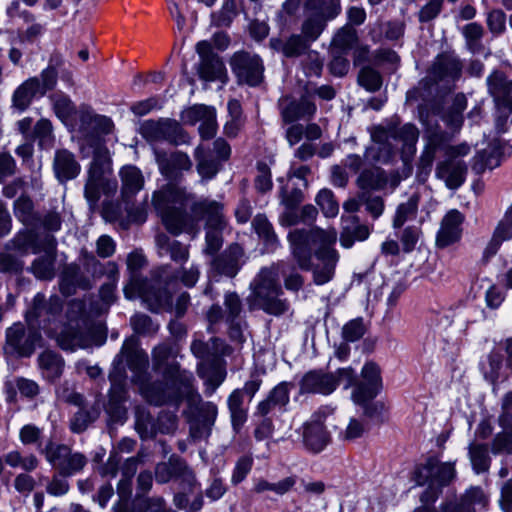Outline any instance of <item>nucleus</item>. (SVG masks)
I'll return each instance as SVG.
<instances>
[{
    "label": "nucleus",
    "mask_w": 512,
    "mask_h": 512,
    "mask_svg": "<svg viewBox=\"0 0 512 512\" xmlns=\"http://www.w3.org/2000/svg\"><path fill=\"white\" fill-rule=\"evenodd\" d=\"M288 239L299 268L313 269L315 284L324 285L333 278L338 262V253L333 248L337 239L335 229H296L289 233Z\"/></svg>",
    "instance_id": "1"
},
{
    "label": "nucleus",
    "mask_w": 512,
    "mask_h": 512,
    "mask_svg": "<svg viewBox=\"0 0 512 512\" xmlns=\"http://www.w3.org/2000/svg\"><path fill=\"white\" fill-rule=\"evenodd\" d=\"M171 354L172 348L168 344H160L154 348L152 356L155 369L165 366L163 381L142 384L141 393L154 405L178 406L183 400L192 405L200 399L193 385V375L189 371L181 370L176 362L167 363Z\"/></svg>",
    "instance_id": "2"
},
{
    "label": "nucleus",
    "mask_w": 512,
    "mask_h": 512,
    "mask_svg": "<svg viewBox=\"0 0 512 512\" xmlns=\"http://www.w3.org/2000/svg\"><path fill=\"white\" fill-rule=\"evenodd\" d=\"M61 309L62 302L58 296H53L46 302L42 294L35 295L33 305L26 313L29 327L26 328L23 323L16 322L6 329L5 353L20 358L30 357L42 340L36 326L40 327L42 323L50 321L59 314Z\"/></svg>",
    "instance_id": "3"
},
{
    "label": "nucleus",
    "mask_w": 512,
    "mask_h": 512,
    "mask_svg": "<svg viewBox=\"0 0 512 512\" xmlns=\"http://www.w3.org/2000/svg\"><path fill=\"white\" fill-rule=\"evenodd\" d=\"M152 203L161 216L164 226L171 234L195 232V219L184 211L189 204V197L180 188L167 185L154 192Z\"/></svg>",
    "instance_id": "4"
},
{
    "label": "nucleus",
    "mask_w": 512,
    "mask_h": 512,
    "mask_svg": "<svg viewBox=\"0 0 512 512\" xmlns=\"http://www.w3.org/2000/svg\"><path fill=\"white\" fill-rule=\"evenodd\" d=\"M146 264L145 256L136 250L127 257V267L132 272L129 283L124 287L127 299L140 298L152 312H158L171 304V297L166 289L160 287L158 281H148L137 274Z\"/></svg>",
    "instance_id": "5"
},
{
    "label": "nucleus",
    "mask_w": 512,
    "mask_h": 512,
    "mask_svg": "<svg viewBox=\"0 0 512 512\" xmlns=\"http://www.w3.org/2000/svg\"><path fill=\"white\" fill-rule=\"evenodd\" d=\"M421 120L426 126V129L423 136L425 146L420 157L419 176L423 175L424 177H427L429 175L438 152H443L447 157L446 160L452 161L470 153L471 147L466 142L458 145H450L455 134L459 131L450 130V132H446L443 131L438 124H430V122L423 117H421Z\"/></svg>",
    "instance_id": "6"
},
{
    "label": "nucleus",
    "mask_w": 512,
    "mask_h": 512,
    "mask_svg": "<svg viewBox=\"0 0 512 512\" xmlns=\"http://www.w3.org/2000/svg\"><path fill=\"white\" fill-rule=\"evenodd\" d=\"M418 137L419 131L417 127L410 123H406L401 127L384 128L377 126L371 132L374 145L367 148L366 157L376 162H387L394 149L389 140L393 139L402 144L403 157L408 158L416 152Z\"/></svg>",
    "instance_id": "7"
},
{
    "label": "nucleus",
    "mask_w": 512,
    "mask_h": 512,
    "mask_svg": "<svg viewBox=\"0 0 512 512\" xmlns=\"http://www.w3.org/2000/svg\"><path fill=\"white\" fill-rule=\"evenodd\" d=\"M250 287L252 291L248 301L251 309H260L274 316H280L288 311L289 302L281 298L283 291L276 268H262Z\"/></svg>",
    "instance_id": "8"
},
{
    "label": "nucleus",
    "mask_w": 512,
    "mask_h": 512,
    "mask_svg": "<svg viewBox=\"0 0 512 512\" xmlns=\"http://www.w3.org/2000/svg\"><path fill=\"white\" fill-rule=\"evenodd\" d=\"M111 161L108 150L100 144L93 147V159L88 170L84 195L91 209L98 205L101 195L112 196L116 193L117 182L111 179Z\"/></svg>",
    "instance_id": "9"
},
{
    "label": "nucleus",
    "mask_w": 512,
    "mask_h": 512,
    "mask_svg": "<svg viewBox=\"0 0 512 512\" xmlns=\"http://www.w3.org/2000/svg\"><path fill=\"white\" fill-rule=\"evenodd\" d=\"M124 362L135 373H141L147 367V354L139 349L138 341L134 337L124 341L119 354L114 358L113 369L109 374L111 399L116 402L124 398L126 380Z\"/></svg>",
    "instance_id": "10"
},
{
    "label": "nucleus",
    "mask_w": 512,
    "mask_h": 512,
    "mask_svg": "<svg viewBox=\"0 0 512 512\" xmlns=\"http://www.w3.org/2000/svg\"><path fill=\"white\" fill-rule=\"evenodd\" d=\"M91 335V320L86 314L84 301H71L67 309V325L57 337L58 345L69 351L84 348L89 344Z\"/></svg>",
    "instance_id": "11"
},
{
    "label": "nucleus",
    "mask_w": 512,
    "mask_h": 512,
    "mask_svg": "<svg viewBox=\"0 0 512 512\" xmlns=\"http://www.w3.org/2000/svg\"><path fill=\"white\" fill-rule=\"evenodd\" d=\"M455 476V469L451 463H441L436 458H429L425 464L417 468L415 480L418 485H428V489L421 496L422 502L435 501L438 487L448 484Z\"/></svg>",
    "instance_id": "12"
},
{
    "label": "nucleus",
    "mask_w": 512,
    "mask_h": 512,
    "mask_svg": "<svg viewBox=\"0 0 512 512\" xmlns=\"http://www.w3.org/2000/svg\"><path fill=\"white\" fill-rule=\"evenodd\" d=\"M15 241L20 249L27 250L28 246L31 245L32 253L44 252L43 255L34 260L31 266L32 273L38 279L50 280L54 277L56 239L53 236H46L41 247L34 243L33 236L29 233L19 235Z\"/></svg>",
    "instance_id": "13"
},
{
    "label": "nucleus",
    "mask_w": 512,
    "mask_h": 512,
    "mask_svg": "<svg viewBox=\"0 0 512 512\" xmlns=\"http://www.w3.org/2000/svg\"><path fill=\"white\" fill-rule=\"evenodd\" d=\"M362 382L359 383L352 392L353 401L364 407V413L372 417L378 407H383L382 403L370 404L382 388L380 368L373 362L366 363L361 371Z\"/></svg>",
    "instance_id": "14"
},
{
    "label": "nucleus",
    "mask_w": 512,
    "mask_h": 512,
    "mask_svg": "<svg viewBox=\"0 0 512 512\" xmlns=\"http://www.w3.org/2000/svg\"><path fill=\"white\" fill-rule=\"evenodd\" d=\"M192 210L196 215L207 217V231H206V247L204 252L206 254H215L222 246L223 216L222 206L212 200H201L192 205Z\"/></svg>",
    "instance_id": "15"
},
{
    "label": "nucleus",
    "mask_w": 512,
    "mask_h": 512,
    "mask_svg": "<svg viewBox=\"0 0 512 512\" xmlns=\"http://www.w3.org/2000/svg\"><path fill=\"white\" fill-rule=\"evenodd\" d=\"M333 411L334 409L329 406L320 407L308 421L303 423L302 442L308 451L319 453L330 443L331 437L324 422Z\"/></svg>",
    "instance_id": "16"
},
{
    "label": "nucleus",
    "mask_w": 512,
    "mask_h": 512,
    "mask_svg": "<svg viewBox=\"0 0 512 512\" xmlns=\"http://www.w3.org/2000/svg\"><path fill=\"white\" fill-rule=\"evenodd\" d=\"M230 65L239 82L250 86H257L262 82L264 65L257 54L236 52L231 58Z\"/></svg>",
    "instance_id": "17"
},
{
    "label": "nucleus",
    "mask_w": 512,
    "mask_h": 512,
    "mask_svg": "<svg viewBox=\"0 0 512 512\" xmlns=\"http://www.w3.org/2000/svg\"><path fill=\"white\" fill-rule=\"evenodd\" d=\"M294 385L283 381L277 384L257 406V413L261 416L276 415L286 411L290 401V391Z\"/></svg>",
    "instance_id": "18"
},
{
    "label": "nucleus",
    "mask_w": 512,
    "mask_h": 512,
    "mask_svg": "<svg viewBox=\"0 0 512 512\" xmlns=\"http://www.w3.org/2000/svg\"><path fill=\"white\" fill-rule=\"evenodd\" d=\"M462 64L454 54H441L433 62L428 71V78L434 83L451 82L461 75Z\"/></svg>",
    "instance_id": "19"
},
{
    "label": "nucleus",
    "mask_w": 512,
    "mask_h": 512,
    "mask_svg": "<svg viewBox=\"0 0 512 512\" xmlns=\"http://www.w3.org/2000/svg\"><path fill=\"white\" fill-rule=\"evenodd\" d=\"M400 183V178L396 174H387L379 167H373L363 170L357 178V186L362 192L371 190H383L390 187L395 189Z\"/></svg>",
    "instance_id": "20"
},
{
    "label": "nucleus",
    "mask_w": 512,
    "mask_h": 512,
    "mask_svg": "<svg viewBox=\"0 0 512 512\" xmlns=\"http://www.w3.org/2000/svg\"><path fill=\"white\" fill-rule=\"evenodd\" d=\"M338 386L334 374L313 370L307 372L300 381V393L329 395Z\"/></svg>",
    "instance_id": "21"
},
{
    "label": "nucleus",
    "mask_w": 512,
    "mask_h": 512,
    "mask_svg": "<svg viewBox=\"0 0 512 512\" xmlns=\"http://www.w3.org/2000/svg\"><path fill=\"white\" fill-rule=\"evenodd\" d=\"M486 82L497 107L512 112V81L507 80L503 73L494 71Z\"/></svg>",
    "instance_id": "22"
},
{
    "label": "nucleus",
    "mask_w": 512,
    "mask_h": 512,
    "mask_svg": "<svg viewBox=\"0 0 512 512\" xmlns=\"http://www.w3.org/2000/svg\"><path fill=\"white\" fill-rule=\"evenodd\" d=\"M155 156L160 172L168 178H175L179 173L192 168L191 159L181 151L170 154L156 151Z\"/></svg>",
    "instance_id": "23"
},
{
    "label": "nucleus",
    "mask_w": 512,
    "mask_h": 512,
    "mask_svg": "<svg viewBox=\"0 0 512 512\" xmlns=\"http://www.w3.org/2000/svg\"><path fill=\"white\" fill-rule=\"evenodd\" d=\"M243 256L242 247L238 244H232L222 254L213 259L211 267L218 274L234 277L240 269Z\"/></svg>",
    "instance_id": "24"
},
{
    "label": "nucleus",
    "mask_w": 512,
    "mask_h": 512,
    "mask_svg": "<svg viewBox=\"0 0 512 512\" xmlns=\"http://www.w3.org/2000/svg\"><path fill=\"white\" fill-rule=\"evenodd\" d=\"M464 216L458 210H450L443 218L437 233L436 242L439 247H446L459 240Z\"/></svg>",
    "instance_id": "25"
},
{
    "label": "nucleus",
    "mask_w": 512,
    "mask_h": 512,
    "mask_svg": "<svg viewBox=\"0 0 512 512\" xmlns=\"http://www.w3.org/2000/svg\"><path fill=\"white\" fill-rule=\"evenodd\" d=\"M121 180V197L124 202H129L144 187V176L139 168L134 165H125L119 171Z\"/></svg>",
    "instance_id": "26"
},
{
    "label": "nucleus",
    "mask_w": 512,
    "mask_h": 512,
    "mask_svg": "<svg viewBox=\"0 0 512 512\" xmlns=\"http://www.w3.org/2000/svg\"><path fill=\"white\" fill-rule=\"evenodd\" d=\"M467 167L462 161L444 160L437 164L436 176L443 180L449 189L459 188L465 181Z\"/></svg>",
    "instance_id": "27"
},
{
    "label": "nucleus",
    "mask_w": 512,
    "mask_h": 512,
    "mask_svg": "<svg viewBox=\"0 0 512 512\" xmlns=\"http://www.w3.org/2000/svg\"><path fill=\"white\" fill-rule=\"evenodd\" d=\"M53 167L57 179L61 182L76 178L81 171L74 154L67 149L56 151Z\"/></svg>",
    "instance_id": "28"
},
{
    "label": "nucleus",
    "mask_w": 512,
    "mask_h": 512,
    "mask_svg": "<svg viewBox=\"0 0 512 512\" xmlns=\"http://www.w3.org/2000/svg\"><path fill=\"white\" fill-rule=\"evenodd\" d=\"M316 111L315 103L302 96L299 100H293L284 106L281 113L285 122H294L299 119H311Z\"/></svg>",
    "instance_id": "29"
},
{
    "label": "nucleus",
    "mask_w": 512,
    "mask_h": 512,
    "mask_svg": "<svg viewBox=\"0 0 512 512\" xmlns=\"http://www.w3.org/2000/svg\"><path fill=\"white\" fill-rule=\"evenodd\" d=\"M41 95V84L38 77H30L24 81L13 93V106L24 111L31 104L36 95Z\"/></svg>",
    "instance_id": "30"
},
{
    "label": "nucleus",
    "mask_w": 512,
    "mask_h": 512,
    "mask_svg": "<svg viewBox=\"0 0 512 512\" xmlns=\"http://www.w3.org/2000/svg\"><path fill=\"white\" fill-rule=\"evenodd\" d=\"M64 360L58 353L45 350L38 356V366L43 377L47 380L59 378L64 369Z\"/></svg>",
    "instance_id": "31"
},
{
    "label": "nucleus",
    "mask_w": 512,
    "mask_h": 512,
    "mask_svg": "<svg viewBox=\"0 0 512 512\" xmlns=\"http://www.w3.org/2000/svg\"><path fill=\"white\" fill-rule=\"evenodd\" d=\"M4 390L6 394V400L8 402H15L17 398V390L24 397L34 398L39 393V386L33 380L17 377L13 380L6 381Z\"/></svg>",
    "instance_id": "32"
},
{
    "label": "nucleus",
    "mask_w": 512,
    "mask_h": 512,
    "mask_svg": "<svg viewBox=\"0 0 512 512\" xmlns=\"http://www.w3.org/2000/svg\"><path fill=\"white\" fill-rule=\"evenodd\" d=\"M156 245L160 255L168 254L175 262H187L189 259L188 246L176 240H171L166 234L161 233L156 236Z\"/></svg>",
    "instance_id": "33"
},
{
    "label": "nucleus",
    "mask_w": 512,
    "mask_h": 512,
    "mask_svg": "<svg viewBox=\"0 0 512 512\" xmlns=\"http://www.w3.org/2000/svg\"><path fill=\"white\" fill-rule=\"evenodd\" d=\"M198 74L202 80L207 82L220 81L225 83L227 81V70L219 57L200 61Z\"/></svg>",
    "instance_id": "34"
},
{
    "label": "nucleus",
    "mask_w": 512,
    "mask_h": 512,
    "mask_svg": "<svg viewBox=\"0 0 512 512\" xmlns=\"http://www.w3.org/2000/svg\"><path fill=\"white\" fill-rule=\"evenodd\" d=\"M191 476V472L186 464L177 459L171 458L168 463H160L156 467L155 478L159 483H166L173 477Z\"/></svg>",
    "instance_id": "35"
},
{
    "label": "nucleus",
    "mask_w": 512,
    "mask_h": 512,
    "mask_svg": "<svg viewBox=\"0 0 512 512\" xmlns=\"http://www.w3.org/2000/svg\"><path fill=\"white\" fill-rule=\"evenodd\" d=\"M503 356L500 351L492 350L480 362V370L484 378L495 384L501 377Z\"/></svg>",
    "instance_id": "36"
},
{
    "label": "nucleus",
    "mask_w": 512,
    "mask_h": 512,
    "mask_svg": "<svg viewBox=\"0 0 512 512\" xmlns=\"http://www.w3.org/2000/svg\"><path fill=\"white\" fill-rule=\"evenodd\" d=\"M225 321L231 325V337L240 338L241 331L238 325H234L235 320L242 311V304L239 296L234 292H227L224 296Z\"/></svg>",
    "instance_id": "37"
},
{
    "label": "nucleus",
    "mask_w": 512,
    "mask_h": 512,
    "mask_svg": "<svg viewBox=\"0 0 512 512\" xmlns=\"http://www.w3.org/2000/svg\"><path fill=\"white\" fill-rule=\"evenodd\" d=\"M467 107V99L463 94H457L449 110L442 116L450 130L459 131L463 125V112Z\"/></svg>",
    "instance_id": "38"
},
{
    "label": "nucleus",
    "mask_w": 512,
    "mask_h": 512,
    "mask_svg": "<svg viewBox=\"0 0 512 512\" xmlns=\"http://www.w3.org/2000/svg\"><path fill=\"white\" fill-rule=\"evenodd\" d=\"M88 288V281L80 275V268L76 264L67 265L62 273L60 288L63 294L69 295L75 287Z\"/></svg>",
    "instance_id": "39"
},
{
    "label": "nucleus",
    "mask_w": 512,
    "mask_h": 512,
    "mask_svg": "<svg viewBox=\"0 0 512 512\" xmlns=\"http://www.w3.org/2000/svg\"><path fill=\"white\" fill-rule=\"evenodd\" d=\"M512 238V222L509 221L505 216L497 225L492 239L488 243L485 251L484 257L488 258L495 255L502 244L503 241L509 240Z\"/></svg>",
    "instance_id": "40"
},
{
    "label": "nucleus",
    "mask_w": 512,
    "mask_h": 512,
    "mask_svg": "<svg viewBox=\"0 0 512 512\" xmlns=\"http://www.w3.org/2000/svg\"><path fill=\"white\" fill-rule=\"evenodd\" d=\"M52 102L57 117L66 126L74 129L73 121L76 116V110L70 98L63 94H56L52 97Z\"/></svg>",
    "instance_id": "41"
},
{
    "label": "nucleus",
    "mask_w": 512,
    "mask_h": 512,
    "mask_svg": "<svg viewBox=\"0 0 512 512\" xmlns=\"http://www.w3.org/2000/svg\"><path fill=\"white\" fill-rule=\"evenodd\" d=\"M228 408L234 429H239L247 419L246 409L243 407V391L235 389L228 397Z\"/></svg>",
    "instance_id": "42"
},
{
    "label": "nucleus",
    "mask_w": 512,
    "mask_h": 512,
    "mask_svg": "<svg viewBox=\"0 0 512 512\" xmlns=\"http://www.w3.org/2000/svg\"><path fill=\"white\" fill-rule=\"evenodd\" d=\"M158 423L151 414L143 408L136 410L135 429L142 439H151L158 433Z\"/></svg>",
    "instance_id": "43"
},
{
    "label": "nucleus",
    "mask_w": 512,
    "mask_h": 512,
    "mask_svg": "<svg viewBox=\"0 0 512 512\" xmlns=\"http://www.w3.org/2000/svg\"><path fill=\"white\" fill-rule=\"evenodd\" d=\"M198 375L205 381L207 395H212L224 380V375L220 368L216 366H206L204 363L198 365Z\"/></svg>",
    "instance_id": "44"
},
{
    "label": "nucleus",
    "mask_w": 512,
    "mask_h": 512,
    "mask_svg": "<svg viewBox=\"0 0 512 512\" xmlns=\"http://www.w3.org/2000/svg\"><path fill=\"white\" fill-rule=\"evenodd\" d=\"M419 204V195L413 194L405 203H401L396 210L393 227L400 228L404 223L416 216Z\"/></svg>",
    "instance_id": "45"
},
{
    "label": "nucleus",
    "mask_w": 512,
    "mask_h": 512,
    "mask_svg": "<svg viewBox=\"0 0 512 512\" xmlns=\"http://www.w3.org/2000/svg\"><path fill=\"white\" fill-rule=\"evenodd\" d=\"M98 415L99 411L95 407L80 408L70 419L71 431L74 433L84 432L98 418Z\"/></svg>",
    "instance_id": "46"
},
{
    "label": "nucleus",
    "mask_w": 512,
    "mask_h": 512,
    "mask_svg": "<svg viewBox=\"0 0 512 512\" xmlns=\"http://www.w3.org/2000/svg\"><path fill=\"white\" fill-rule=\"evenodd\" d=\"M195 158L197 160V171L202 178L211 179L217 174L220 162L205 155L201 146L196 148Z\"/></svg>",
    "instance_id": "47"
},
{
    "label": "nucleus",
    "mask_w": 512,
    "mask_h": 512,
    "mask_svg": "<svg viewBox=\"0 0 512 512\" xmlns=\"http://www.w3.org/2000/svg\"><path fill=\"white\" fill-rule=\"evenodd\" d=\"M469 456L476 473H482L489 469L491 459L486 445L472 443L469 447Z\"/></svg>",
    "instance_id": "48"
},
{
    "label": "nucleus",
    "mask_w": 512,
    "mask_h": 512,
    "mask_svg": "<svg viewBox=\"0 0 512 512\" xmlns=\"http://www.w3.org/2000/svg\"><path fill=\"white\" fill-rule=\"evenodd\" d=\"M188 134L182 129L180 124L171 119H164L163 141H168L175 145L189 143Z\"/></svg>",
    "instance_id": "49"
},
{
    "label": "nucleus",
    "mask_w": 512,
    "mask_h": 512,
    "mask_svg": "<svg viewBox=\"0 0 512 512\" xmlns=\"http://www.w3.org/2000/svg\"><path fill=\"white\" fill-rule=\"evenodd\" d=\"M356 42V31L350 26H344L338 30L333 38V50L347 53Z\"/></svg>",
    "instance_id": "50"
},
{
    "label": "nucleus",
    "mask_w": 512,
    "mask_h": 512,
    "mask_svg": "<svg viewBox=\"0 0 512 512\" xmlns=\"http://www.w3.org/2000/svg\"><path fill=\"white\" fill-rule=\"evenodd\" d=\"M5 463L11 468H21L25 471H33L38 466V459L34 455L22 456L19 451H10L4 456Z\"/></svg>",
    "instance_id": "51"
},
{
    "label": "nucleus",
    "mask_w": 512,
    "mask_h": 512,
    "mask_svg": "<svg viewBox=\"0 0 512 512\" xmlns=\"http://www.w3.org/2000/svg\"><path fill=\"white\" fill-rule=\"evenodd\" d=\"M315 201L326 217H336L339 212V204L335 200L334 194L329 189H322L316 195Z\"/></svg>",
    "instance_id": "52"
},
{
    "label": "nucleus",
    "mask_w": 512,
    "mask_h": 512,
    "mask_svg": "<svg viewBox=\"0 0 512 512\" xmlns=\"http://www.w3.org/2000/svg\"><path fill=\"white\" fill-rule=\"evenodd\" d=\"M252 226L258 236L263 239L267 245L274 246L277 242V236L273 230L272 224L263 214H258L252 221Z\"/></svg>",
    "instance_id": "53"
},
{
    "label": "nucleus",
    "mask_w": 512,
    "mask_h": 512,
    "mask_svg": "<svg viewBox=\"0 0 512 512\" xmlns=\"http://www.w3.org/2000/svg\"><path fill=\"white\" fill-rule=\"evenodd\" d=\"M71 449L62 444L48 443L45 448V456L47 461L58 471L61 470V465L69 456Z\"/></svg>",
    "instance_id": "54"
},
{
    "label": "nucleus",
    "mask_w": 512,
    "mask_h": 512,
    "mask_svg": "<svg viewBox=\"0 0 512 512\" xmlns=\"http://www.w3.org/2000/svg\"><path fill=\"white\" fill-rule=\"evenodd\" d=\"M295 484V480L292 477H287L280 480L277 483H270L266 480L260 479L256 482L254 490L257 493H263L265 491H273L277 495H283L287 493Z\"/></svg>",
    "instance_id": "55"
},
{
    "label": "nucleus",
    "mask_w": 512,
    "mask_h": 512,
    "mask_svg": "<svg viewBox=\"0 0 512 512\" xmlns=\"http://www.w3.org/2000/svg\"><path fill=\"white\" fill-rule=\"evenodd\" d=\"M87 464V458L80 452H70L69 456L65 460V463L61 465L60 474L64 477L74 475L80 472Z\"/></svg>",
    "instance_id": "56"
},
{
    "label": "nucleus",
    "mask_w": 512,
    "mask_h": 512,
    "mask_svg": "<svg viewBox=\"0 0 512 512\" xmlns=\"http://www.w3.org/2000/svg\"><path fill=\"white\" fill-rule=\"evenodd\" d=\"M140 133L149 142L163 141L164 119L145 121L140 127Z\"/></svg>",
    "instance_id": "57"
},
{
    "label": "nucleus",
    "mask_w": 512,
    "mask_h": 512,
    "mask_svg": "<svg viewBox=\"0 0 512 512\" xmlns=\"http://www.w3.org/2000/svg\"><path fill=\"white\" fill-rule=\"evenodd\" d=\"M212 111V107L206 105H194L182 112L181 119L186 124L194 125L198 122H203Z\"/></svg>",
    "instance_id": "58"
},
{
    "label": "nucleus",
    "mask_w": 512,
    "mask_h": 512,
    "mask_svg": "<svg viewBox=\"0 0 512 512\" xmlns=\"http://www.w3.org/2000/svg\"><path fill=\"white\" fill-rule=\"evenodd\" d=\"M358 82L366 90L373 92L381 87L382 79L376 70L370 67H364L359 73Z\"/></svg>",
    "instance_id": "59"
},
{
    "label": "nucleus",
    "mask_w": 512,
    "mask_h": 512,
    "mask_svg": "<svg viewBox=\"0 0 512 512\" xmlns=\"http://www.w3.org/2000/svg\"><path fill=\"white\" fill-rule=\"evenodd\" d=\"M504 431L497 433L492 441L491 450L493 454L512 455V432Z\"/></svg>",
    "instance_id": "60"
},
{
    "label": "nucleus",
    "mask_w": 512,
    "mask_h": 512,
    "mask_svg": "<svg viewBox=\"0 0 512 512\" xmlns=\"http://www.w3.org/2000/svg\"><path fill=\"white\" fill-rule=\"evenodd\" d=\"M366 328L362 318H356L346 323L342 328V337L347 342H355L363 337Z\"/></svg>",
    "instance_id": "61"
},
{
    "label": "nucleus",
    "mask_w": 512,
    "mask_h": 512,
    "mask_svg": "<svg viewBox=\"0 0 512 512\" xmlns=\"http://www.w3.org/2000/svg\"><path fill=\"white\" fill-rule=\"evenodd\" d=\"M487 26L489 31L499 36L506 30V14L501 9H492L487 13Z\"/></svg>",
    "instance_id": "62"
},
{
    "label": "nucleus",
    "mask_w": 512,
    "mask_h": 512,
    "mask_svg": "<svg viewBox=\"0 0 512 512\" xmlns=\"http://www.w3.org/2000/svg\"><path fill=\"white\" fill-rule=\"evenodd\" d=\"M500 164L499 152L495 146H492L490 150H484L479 152L476 156L475 168L484 170L486 168L493 169Z\"/></svg>",
    "instance_id": "63"
},
{
    "label": "nucleus",
    "mask_w": 512,
    "mask_h": 512,
    "mask_svg": "<svg viewBox=\"0 0 512 512\" xmlns=\"http://www.w3.org/2000/svg\"><path fill=\"white\" fill-rule=\"evenodd\" d=\"M360 199L366 207L367 212L374 218H379L385 209L384 200L380 196H372L367 192L360 193Z\"/></svg>",
    "instance_id": "64"
}]
</instances>
